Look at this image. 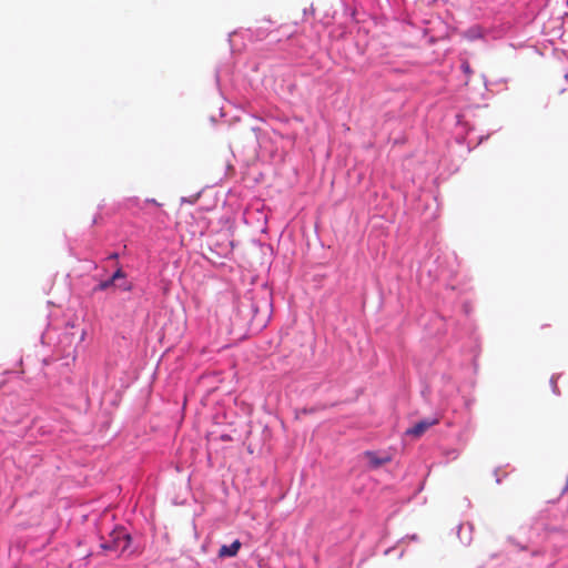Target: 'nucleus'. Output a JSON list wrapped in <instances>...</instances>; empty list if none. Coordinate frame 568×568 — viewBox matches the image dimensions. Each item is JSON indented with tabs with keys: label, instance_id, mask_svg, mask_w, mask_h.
I'll list each match as a JSON object with an SVG mask.
<instances>
[{
	"label": "nucleus",
	"instance_id": "1",
	"mask_svg": "<svg viewBox=\"0 0 568 568\" xmlns=\"http://www.w3.org/2000/svg\"><path fill=\"white\" fill-rule=\"evenodd\" d=\"M131 544V536L124 529H115L110 535V540L102 544L101 547L106 551L123 552Z\"/></svg>",
	"mask_w": 568,
	"mask_h": 568
},
{
	"label": "nucleus",
	"instance_id": "2",
	"mask_svg": "<svg viewBox=\"0 0 568 568\" xmlns=\"http://www.w3.org/2000/svg\"><path fill=\"white\" fill-rule=\"evenodd\" d=\"M439 423L438 418H426L416 423L413 427L406 430V435L413 438H419L423 436L427 429L432 426H435Z\"/></svg>",
	"mask_w": 568,
	"mask_h": 568
},
{
	"label": "nucleus",
	"instance_id": "3",
	"mask_svg": "<svg viewBox=\"0 0 568 568\" xmlns=\"http://www.w3.org/2000/svg\"><path fill=\"white\" fill-rule=\"evenodd\" d=\"M111 280L119 288L123 291L131 290V284L125 281V273L122 271V268H118L111 276Z\"/></svg>",
	"mask_w": 568,
	"mask_h": 568
},
{
	"label": "nucleus",
	"instance_id": "4",
	"mask_svg": "<svg viewBox=\"0 0 568 568\" xmlns=\"http://www.w3.org/2000/svg\"><path fill=\"white\" fill-rule=\"evenodd\" d=\"M241 548L240 540H234L231 545H223L219 550L220 557H234Z\"/></svg>",
	"mask_w": 568,
	"mask_h": 568
},
{
	"label": "nucleus",
	"instance_id": "5",
	"mask_svg": "<svg viewBox=\"0 0 568 568\" xmlns=\"http://www.w3.org/2000/svg\"><path fill=\"white\" fill-rule=\"evenodd\" d=\"M364 457L367 459L369 466L372 468H378L379 466L386 464L389 462V458H379L375 453L373 452H365Z\"/></svg>",
	"mask_w": 568,
	"mask_h": 568
},
{
	"label": "nucleus",
	"instance_id": "6",
	"mask_svg": "<svg viewBox=\"0 0 568 568\" xmlns=\"http://www.w3.org/2000/svg\"><path fill=\"white\" fill-rule=\"evenodd\" d=\"M463 36L465 39L474 41L483 37V31L479 26H474L469 28L467 31H465Z\"/></svg>",
	"mask_w": 568,
	"mask_h": 568
},
{
	"label": "nucleus",
	"instance_id": "7",
	"mask_svg": "<svg viewBox=\"0 0 568 568\" xmlns=\"http://www.w3.org/2000/svg\"><path fill=\"white\" fill-rule=\"evenodd\" d=\"M111 286H115V284L113 283V281L111 280V277L106 281H102L97 287L95 290L97 291H106L108 288H110Z\"/></svg>",
	"mask_w": 568,
	"mask_h": 568
},
{
	"label": "nucleus",
	"instance_id": "8",
	"mask_svg": "<svg viewBox=\"0 0 568 568\" xmlns=\"http://www.w3.org/2000/svg\"><path fill=\"white\" fill-rule=\"evenodd\" d=\"M462 69H463V71H464L468 77H470V75L473 74V70L470 69V65H469L468 61H464V62L462 63Z\"/></svg>",
	"mask_w": 568,
	"mask_h": 568
},
{
	"label": "nucleus",
	"instance_id": "9",
	"mask_svg": "<svg viewBox=\"0 0 568 568\" xmlns=\"http://www.w3.org/2000/svg\"><path fill=\"white\" fill-rule=\"evenodd\" d=\"M110 258H118V254L113 253L112 255H110Z\"/></svg>",
	"mask_w": 568,
	"mask_h": 568
}]
</instances>
